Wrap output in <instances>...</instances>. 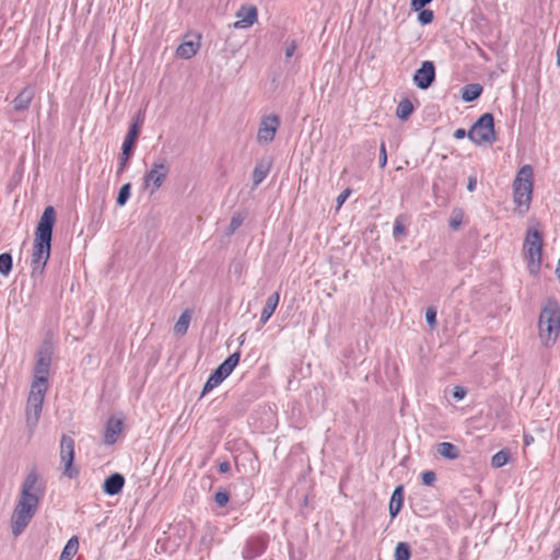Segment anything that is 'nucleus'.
Instances as JSON below:
<instances>
[{
  "label": "nucleus",
  "instance_id": "nucleus-5",
  "mask_svg": "<svg viewBox=\"0 0 560 560\" xmlns=\"http://www.w3.org/2000/svg\"><path fill=\"white\" fill-rule=\"evenodd\" d=\"M542 244V233L536 226L528 228L523 243V256L532 276H537L540 271Z\"/></svg>",
  "mask_w": 560,
  "mask_h": 560
},
{
  "label": "nucleus",
  "instance_id": "nucleus-38",
  "mask_svg": "<svg viewBox=\"0 0 560 560\" xmlns=\"http://www.w3.org/2000/svg\"><path fill=\"white\" fill-rule=\"evenodd\" d=\"M463 214L460 211H454L453 217L450 221V225L453 230H457L462 224Z\"/></svg>",
  "mask_w": 560,
  "mask_h": 560
},
{
  "label": "nucleus",
  "instance_id": "nucleus-17",
  "mask_svg": "<svg viewBox=\"0 0 560 560\" xmlns=\"http://www.w3.org/2000/svg\"><path fill=\"white\" fill-rule=\"evenodd\" d=\"M122 431V419L110 417L106 423L104 442L108 445L114 444Z\"/></svg>",
  "mask_w": 560,
  "mask_h": 560
},
{
  "label": "nucleus",
  "instance_id": "nucleus-29",
  "mask_svg": "<svg viewBox=\"0 0 560 560\" xmlns=\"http://www.w3.org/2000/svg\"><path fill=\"white\" fill-rule=\"evenodd\" d=\"M511 459V453L509 450H501L495 453L491 458V465L494 468H501L506 465Z\"/></svg>",
  "mask_w": 560,
  "mask_h": 560
},
{
  "label": "nucleus",
  "instance_id": "nucleus-28",
  "mask_svg": "<svg viewBox=\"0 0 560 560\" xmlns=\"http://www.w3.org/2000/svg\"><path fill=\"white\" fill-rule=\"evenodd\" d=\"M413 112V105L411 101L405 98L400 101L396 108V116L401 120H407Z\"/></svg>",
  "mask_w": 560,
  "mask_h": 560
},
{
  "label": "nucleus",
  "instance_id": "nucleus-6",
  "mask_svg": "<svg viewBox=\"0 0 560 560\" xmlns=\"http://www.w3.org/2000/svg\"><path fill=\"white\" fill-rule=\"evenodd\" d=\"M170 174V164L164 159L154 161L142 178V189L154 195L165 183Z\"/></svg>",
  "mask_w": 560,
  "mask_h": 560
},
{
  "label": "nucleus",
  "instance_id": "nucleus-3",
  "mask_svg": "<svg viewBox=\"0 0 560 560\" xmlns=\"http://www.w3.org/2000/svg\"><path fill=\"white\" fill-rule=\"evenodd\" d=\"M560 335V305L555 299H547L538 317V337L544 347H552Z\"/></svg>",
  "mask_w": 560,
  "mask_h": 560
},
{
  "label": "nucleus",
  "instance_id": "nucleus-25",
  "mask_svg": "<svg viewBox=\"0 0 560 560\" xmlns=\"http://www.w3.org/2000/svg\"><path fill=\"white\" fill-rule=\"evenodd\" d=\"M79 539L77 536L71 537L62 549L59 560H72L78 552Z\"/></svg>",
  "mask_w": 560,
  "mask_h": 560
},
{
  "label": "nucleus",
  "instance_id": "nucleus-42",
  "mask_svg": "<svg viewBox=\"0 0 560 560\" xmlns=\"http://www.w3.org/2000/svg\"><path fill=\"white\" fill-rule=\"evenodd\" d=\"M432 1L433 0H411L410 5L413 11H420Z\"/></svg>",
  "mask_w": 560,
  "mask_h": 560
},
{
  "label": "nucleus",
  "instance_id": "nucleus-21",
  "mask_svg": "<svg viewBox=\"0 0 560 560\" xmlns=\"http://www.w3.org/2000/svg\"><path fill=\"white\" fill-rule=\"evenodd\" d=\"M200 43L187 40L182 43L176 49V56L182 59L192 58L199 50Z\"/></svg>",
  "mask_w": 560,
  "mask_h": 560
},
{
  "label": "nucleus",
  "instance_id": "nucleus-16",
  "mask_svg": "<svg viewBox=\"0 0 560 560\" xmlns=\"http://www.w3.org/2000/svg\"><path fill=\"white\" fill-rule=\"evenodd\" d=\"M47 389L48 384H44L43 382H32L26 404L43 408Z\"/></svg>",
  "mask_w": 560,
  "mask_h": 560
},
{
  "label": "nucleus",
  "instance_id": "nucleus-37",
  "mask_svg": "<svg viewBox=\"0 0 560 560\" xmlns=\"http://www.w3.org/2000/svg\"><path fill=\"white\" fill-rule=\"evenodd\" d=\"M425 320L431 328H434L436 325V311L432 307H429L425 312Z\"/></svg>",
  "mask_w": 560,
  "mask_h": 560
},
{
  "label": "nucleus",
  "instance_id": "nucleus-47",
  "mask_svg": "<svg viewBox=\"0 0 560 560\" xmlns=\"http://www.w3.org/2000/svg\"><path fill=\"white\" fill-rule=\"evenodd\" d=\"M468 132L465 131V129H457L454 132V138L457 140L464 139L467 136Z\"/></svg>",
  "mask_w": 560,
  "mask_h": 560
},
{
  "label": "nucleus",
  "instance_id": "nucleus-49",
  "mask_svg": "<svg viewBox=\"0 0 560 560\" xmlns=\"http://www.w3.org/2000/svg\"><path fill=\"white\" fill-rule=\"evenodd\" d=\"M532 443H534V438L530 434H524V444L528 446Z\"/></svg>",
  "mask_w": 560,
  "mask_h": 560
},
{
  "label": "nucleus",
  "instance_id": "nucleus-14",
  "mask_svg": "<svg viewBox=\"0 0 560 560\" xmlns=\"http://www.w3.org/2000/svg\"><path fill=\"white\" fill-rule=\"evenodd\" d=\"M240 352L230 354L211 374L223 382L235 369L240 362Z\"/></svg>",
  "mask_w": 560,
  "mask_h": 560
},
{
  "label": "nucleus",
  "instance_id": "nucleus-33",
  "mask_svg": "<svg viewBox=\"0 0 560 560\" xmlns=\"http://www.w3.org/2000/svg\"><path fill=\"white\" fill-rule=\"evenodd\" d=\"M12 269V257L10 254L4 253L0 255V273L8 276Z\"/></svg>",
  "mask_w": 560,
  "mask_h": 560
},
{
  "label": "nucleus",
  "instance_id": "nucleus-26",
  "mask_svg": "<svg viewBox=\"0 0 560 560\" xmlns=\"http://www.w3.org/2000/svg\"><path fill=\"white\" fill-rule=\"evenodd\" d=\"M481 92H482V86L480 84H477V83L467 84L463 89L462 98L465 102H472L480 96Z\"/></svg>",
  "mask_w": 560,
  "mask_h": 560
},
{
  "label": "nucleus",
  "instance_id": "nucleus-4",
  "mask_svg": "<svg viewBox=\"0 0 560 560\" xmlns=\"http://www.w3.org/2000/svg\"><path fill=\"white\" fill-rule=\"evenodd\" d=\"M533 167L529 164L523 165L513 182V202L518 215H525L532 203L533 198Z\"/></svg>",
  "mask_w": 560,
  "mask_h": 560
},
{
  "label": "nucleus",
  "instance_id": "nucleus-22",
  "mask_svg": "<svg viewBox=\"0 0 560 560\" xmlns=\"http://www.w3.org/2000/svg\"><path fill=\"white\" fill-rule=\"evenodd\" d=\"M404 502V489L402 486L396 487L394 490L390 502H389V513L392 517H395L399 511L401 510Z\"/></svg>",
  "mask_w": 560,
  "mask_h": 560
},
{
  "label": "nucleus",
  "instance_id": "nucleus-7",
  "mask_svg": "<svg viewBox=\"0 0 560 560\" xmlns=\"http://www.w3.org/2000/svg\"><path fill=\"white\" fill-rule=\"evenodd\" d=\"M467 136L477 145L493 143L495 141L493 116L489 113L481 115Z\"/></svg>",
  "mask_w": 560,
  "mask_h": 560
},
{
  "label": "nucleus",
  "instance_id": "nucleus-8",
  "mask_svg": "<svg viewBox=\"0 0 560 560\" xmlns=\"http://www.w3.org/2000/svg\"><path fill=\"white\" fill-rule=\"evenodd\" d=\"M73 459L74 441L68 435H62L60 440V464L62 465V474L69 479L79 475V469L73 466Z\"/></svg>",
  "mask_w": 560,
  "mask_h": 560
},
{
  "label": "nucleus",
  "instance_id": "nucleus-48",
  "mask_svg": "<svg viewBox=\"0 0 560 560\" xmlns=\"http://www.w3.org/2000/svg\"><path fill=\"white\" fill-rule=\"evenodd\" d=\"M230 470V464L228 462H222L220 465H219V471L222 472V474H225Z\"/></svg>",
  "mask_w": 560,
  "mask_h": 560
},
{
  "label": "nucleus",
  "instance_id": "nucleus-9",
  "mask_svg": "<svg viewBox=\"0 0 560 560\" xmlns=\"http://www.w3.org/2000/svg\"><path fill=\"white\" fill-rule=\"evenodd\" d=\"M142 124L141 120H137L135 121L129 130H128V133L126 136V138L124 139V142H122V145H121V154L119 156V166H118V170H117V173L118 174H121L126 166H127V163L130 159V155H131V152H132V149H133V145L139 137V132H140V125Z\"/></svg>",
  "mask_w": 560,
  "mask_h": 560
},
{
  "label": "nucleus",
  "instance_id": "nucleus-10",
  "mask_svg": "<svg viewBox=\"0 0 560 560\" xmlns=\"http://www.w3.org/2000/svg\"><path fill=\"white\" fill-rule=\"evenodd\" d=\"M280 120L277 115H269L261 119L257 131V142L259 144L270 143L279 129Z\"/></svg>",
  "mask_w": 560,
  "mask_h": 560
},
{
  "label": "nucleus",
  "instance_id": "nucleus-19",
  "mask_svg": "<svg viewBox=\"0 0 560 560\" xmlns=\"http://www.w3.org/2000/svg\"><path fill=\"white\" fill-rule=\"evenodd\" d=\"M42 410H43L42 407L32 406V405L26 404L25 422H26V427L31 434L34 433V431L38 424V421H39V418L42 415Z\"/></svg>",
  "mask_w": 560,
  "mask_h": 560
},
{
  "label": "nucleus",
  "instance_id": "nucleus-32",
  "mask_svg": "<svg viewBox=\"0 0 560 560\" xmlns=\"http://www.w3.org/2000/svg\"><path fill=\"white\" fill-rule=\"evenodd\" d=\"M130 190H131L130 183H126L120 187V189L118 191L117 200H116V202L119 207H124L126 205V202L128 201V199L130 197Z\"/></svg>",
  "mask_w": 560,
  "mask_h": 560
},
{
  "label": "nucleus",
  "instance_id": "nucleus-27",
  "mask_svg": "<svg viewBox=\"0 0 560 560\" xmlns=\"http://www.w3.org/2000/svg\"><path fill=\"white\" fill-rule=\"evenodd\" d=\"M270 167L268 164L264 162H259L256 164L253 171V184L254 186H258L269 174Z\"/></svg>",
  "mask_w": 560,
  "mask_h": 560
},
{
  "label": "nucleus",
  "instance_id": "nucleus-36",
  "mask_svg": "<svg viewBox=\"0 0 560 560\" xmlns=\"http://www.w3.org/2000/svg\"><path fill=\"white\" fill-rule=\"evenodd\" d=\"M421 480L425 486H433L436 480V475L432 470H427L421 474Z\"/></svg>",
  "mask_w": 560,
  "mask_h": 560
},
{
  "label": "nucleus",
  "instance_id": "nucleus-41",
  "mask_svg": "<svg viewBox=\"0 0 560 560\" xmlns=\"http://www.w3.org/2000/svg\"><path fill=\"white\" fill-rule=\"evenodd\" d=\"M296 50V43L294 40L285 42L284 55L287 59H290Z\"/></svg>",
  "mask_w": 560,
  "mask_h": 560
},
{
  "label": "nucleus",
  "instance_id": "nucleus-40",
  "mask_svg": "<svg viewBox=\"0 0 560 560\" xmlns=\"http://www.w3.org/2000/svg\"><path fill=\"white\" fill-rule=\"evenodd\" d=\"M218 505L224 506L229 502V494L225 491H218L214 495Z\"/></svg>",
  "mask_w": 560,
  "mask_h": 560
},
{
  "label": "nucleus",
  "instance_id": "nucleus-2",
  "mask_svg": "<svg viewBox=\"0 0 560 560\" xmlns=\"http://www.w3.org/2000/svg\"><path fill=\"white\" fill-rule=\"evenodd\" d=\"M56 223V211L48 206L44 209L35 231L31 259L32 276L42 275L50 257L52 229Z\"/></svg>",
  "mask_w": 560,
  "mask_h": 560
},
{
  "label": "nucleus",
  "instance_id": "nucleus-35",
  "mask_svg": "<svg viewBox=\"0 0 560 560\" xmlns=\"http://www.w3.org/2000/svg\"><path fill=\"white\" fill-rule=\"evenodd\" d=\"M222 382L215 378L212 374H210L209 378L207 380L203 389H202V396L207 393L211 392L213 388L219 386Z\"/></svg>",
  "mask_w": 560,
  "mask_h": 560
},
{
  "label": "nucleus",
  "instance_id": "nucleus-12",
  "mask_svg": "<svg viewBox=\"0 0 560 560\" xmlns=\"http://www.w3.org/2000/svg\"><path fill=\"white\" fill-rule=\"evenodd\" d=\"M51 362L50 352L45 349L38 352L37 362L34 369V380L33 382H43L44 384H48V374Z\"/></svg>",
  "mask_w": 560,
  "mask_h": 560
},
{
  "label": "nucleus",
  "instance_id": "nucleus-23",
  "mask_svg": "<svg viewBox=\"0 0 560 560\" xmlns=\"http://www.w3.org/2000/svg\"><path fill=\"white\" fill-rule=\"evenodd\" d=\"M191 316H192V314H191L190 310H185L180 314V316L178 317L177 322L174 325V334L175 335L182 337L187 332L188 327L191 322Z\"/></svg>",
  "mask_w": 560,
  "mask_h": 560
},
{
  "label": "nucleus",
  "instance_id": "nucleus-15",
  "mask_svg": "<svg viewBox=\"0 0 560 560\" xmlns=\"http://www.w3.org/2000/svg\"><path fill=\"white\" fill-rule=\"evenodd\" d=\"M35 96V89L32 85H26L12 101V105L15 112H24L28 109L33 98Z\"/></svg>",
  "mask_w": 560,
  "mask_h": 560
},
{
  "label": "nucleus",
  "instance_id": "nucleus-30",
  "mask_svg": "<svg viewBox=\"0 0 560 560\" xmlns=\"http://www.w3.org/2000/svg\"><path fill=\"white\" fill-rule=\"evenodd\" d=\"M410 547L407 542H398L395 548V560H409L410 559Z\"/></svg>",
  "mask_w": 560,
  "mask_h": 560
},
{
  "label": "nucleus",
  "instance_id": "nucleus-45",
  "mask_svg": "<svg viewBox=\"0 0 560 560\" xmlns=\"http://www.w3.org/2000/svg\"><path fill=\"white\" fill-rule=\"evenodd\" d=\"M466 396V389L460 386H455L453 389V397L457 400H462Z\"/></svg>",
  "mask_w": 560,
  "mask_h": 560
},
{
  "label": "nucleus",
  "instance_id": "nucleus-24",
  "mask_svg": "<svg viewBox=\"0 0 560 560\" xmlns=\"http://www.w3.org/2000/svg\"><path fill=\"white\" fill-rule=\"evenodd\" d=\"M436 453L446 459H456L459 457V450L450 442H441L436 445Z\"/></svg>",
  "mask_w": 560,
  "mask_h": 560
},
{
  "label": "nucleus",
  "instance_id": "nucleus-43",
  "mask_svg": "<svg viewBox=\"0 0 560 560\" xmlns=\"http://www.w3.org/2000/svg\"><path fill=\"white\" fill-rule=\"evenodd\" d=\"M387 164V153H386V148H385V143L382 142L381 145H380V166L382 168H384Z\"/></svg>",
  "mask_w": 560,
  "mask_h": 560
},
{
  "label": "nucleus",
  "instance_id": "nucleus-13",
  "mask_svg": "<svg viewBox=\"0 0 560 560\" xmlns=\"http://www.w3.org/2000/svg\"><path fill=\"white\" fill-rule=\"evenodd\" d=\"M237 20L234 23V28L243 30L250 27L257 22L258 13L254 5L242 7L236 13Z\"/></svg>",
  "mask_w": 560,
  "mask_h": 560
},
{
  "label": "nucleus",
  "instance_id": "nucleus-44",
  "mask_svg": "<svg viewBox=\"0 0 560 560\" xmlns=\"http://www.w3.org/2000/svg\"><path fill=\"white\" fill-rule=\"evenodd\" d=\"M393 233H394L395 237H397L398 235H406V229H405L404 224L398 219H396V221H395Z\"/></svg>",
  "mask_w": 560,
  "mask_h": 560
},
{
  "label": "nucleus",
  "instance_id": "nucleus-34",
  "mask_svg": "<svg viewBox=\"0 0 560 560\" xmlns=\"http://www.w3.org/2000/svg\"><path fill=\"white\" fill-rule=\"evenodd\" d=\"M418 22L421 24V25H428L430 23L433 22V19H434V14H433V11L432 10H429V9H421L420 11H418Z\"/></svg>",
  "mask_w": 560,
  "mask_h": 560
},
{
  "label": "nucleus",
  "instance_id": "nucleus-20",
  "mask_svg": "<svg viewBox=\"0 0 560 560\" xmlns=\"http://www.w3.org/2000/svg\"><path fill=\"white\" fill-rule=\"evenodd\" d=\"M280 301L279 292L272 293L268 299L267 302L261 311L260 314V324L265 325L269 318L272 316L273 312L276 311L278 304Z\"/></svg>",
  "mask_w": 560,
  "mask_h": 560
},
{
  "label": "nucleus",
  "instance_id": "nucleus-39",
  "mask_svg": "<svg viewBox=\"0 0 560 560\" xmlns=\"http://www.w3.org/2000/svg\"><path fill=\"white\" fill-rule=\"evenodd\" d=\"M350 195H351V189H349V188L343 189L339 194V196L337 197V200H336V202H337V207H336L337 210H339L342 207V205L346 202V200L349 198Z\"/></svg>",
  "mask_w": 560,
  "mask_h": 560
},
{
  "label": "nucleus",
  "instance_id": "nucleus-18",
  "mask_svg": "<svg viewBox=\"0 0 560 560\" xmlns=\"http://www.w3.org/2000/svg\"><path fill=\"white\" fill-rule=\"evenodd\" d=\"M124 485H125L124 476L121 474L116 472L105 479L103 489L106 494L116 495L122 490Z\"/></svg>",
  "mask_w": 560,
  "mask_h": 560
},
{
  "label": "nucleus",
  "instance_id": "nucleus-1",
  "mask_svg": "<svg viewBox=\"0 0 560 560\" xmlns=\"http://www.w3.org/2000/svg\"><path fill=\"white\" fill-rule=\"evenodd\" d=\"M44 488L39 483L38 475L31 471L25 477L16 504L11 515L10 525L14 537L20 536L35 515Z\"/></svg>",
  "mask_w": 560,
  "mask_h": 560
},
{
  "label": "nucleus",
  "instance_id": "nucleus-31",
  "mask_svg": "<svg viewBox=\"0 0 560 560\" xmlns=\"http://www.w3.org/2000/svg\"><path fill=\"white\" fill-rule=\"evenodd\" d=\"M244 220L245 215L243 213L235 212L231 218L226 234L232 235L243 224Z\"/></svg>",
  "mask_w": 560,
  "mask_h": 560
},
{
  "label": "nucleus",
  "instance_id": "nucleus-11",
  "mask_svg": "<svg viewBox=\"0 0 560 560\" xmlns=\"http://www.w3.org/2000/svg\"><path fill=\"white\" fill-rule=\"evenodd\" d=\"M435 79V67L432 61H423L413 74V83L421 90L428 89Z\"/></svg>",
  "mask_w": 560,
  "mask_h": 560
},
{
  "label": "nucleus",
  "instance_id": "nucleus-46",
  "mask_svg": "<svg viewBox=\"0 0 560 560\" xmlns=\"http://www.w3.org/2000/svg\"><path fill=\"white\" fill-rule=\"evenodd\" d=\"M476 186H477L476 177H469L468 178V184H467L468 191H474L476 189Z\"/></svg>",
  "mask_w": 560,
  "mask_h": 560
}]
</instances>
